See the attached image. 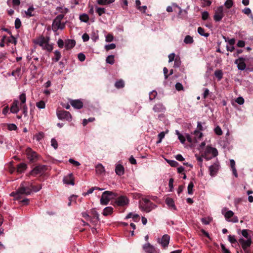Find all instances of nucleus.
Here are the masks:
<instances>
[{"mask_svg": "<svg viewBox=\"0 0 253 253\" xmlns=\"http://www.w3.org/2000/svg\"><path fill=\"white\" fill-rule=\"evenodd\" d=\"M64 16L63 14H59L54 19L52 24V28L54 31L56 32L59 29L62 30L65 28V23L61 22Z\"/></svg>", "mask_w": 253, "mask_h": 253, "instance_id": "nucleus-1", "label": "nucleus"}, {"mask_svg": "<svg viewBox=\"0 0 253 253\" xmlns=\"http://www.w3.org/2000/svg\"><path fill=\"white\" fill-rule=\"evenodd\" d=\"M115 197V194L111 191L104 192L101 196L100 202L102 205H106L109 201Z\"/></svg>", "mask_w": 253, "mask_h": 253, "instance_id": "nucleus-2", "label": "nucleus"}, {"mask_svg": "<svg viewBox=\"0 0 253 253\" xmlns=\"http://www.w3.org/2000/svg\"><path fill=\"white\" fill-rule=\"evenodd\" d=\"M143 203L140 204L139 206L140 209L146 212H150L154 208L155 206L149 200L144 198L142 199Z\"/></svg>", "mask_w": 253, "mask_h": 253, "instance_id": "nucleus-3", "label": "nucleus"}, {"mask_svg": "<svg viewBox=\"0 0 253 253\" xmlns=\"http://www.w3.org/2000/svg\"><path fill=\"white\" fill-rule=\"evenodd\" d=\"M56 114L57 117L59 120H65L68 121H71L72 120L71 115L68 111L65 110H59L57 111Z\"/></svg>", "mask_w": 253, "mask_h": 253, "instance_id": "nucleus-4", "label": "nucleus"}, {"mask_svg": "<svg viewBox=\"0 0 253 253\" xmlns=\"http://www.w3.org/2000/svg\"><path fill=\"white\" fill-rule=\"evenodd\" d=\"M46 170V166L39 165L36 167L31 171V174L33 175H41Z\"/></svg>", "mask_w": 253, "mask_h": 253, "instance_id": "nucleus-5", "label": "nucleus"}, {"mask_svg": "<svg viewBox=\"0 0 253 253\" xmlns=\"http://www.w3.org/2000/svg\"><path fill=\"white\" fill-rule=\"evenodd\" d=\"M223 16V6H220L218 7L215 11V14L213 16L214 20L216 22L220 21Z\"/></svg>", "mask_w": 253, "mask_h": 253, "instance_id": "nucleus-6", "label": "nucleus"}, {"mask_svg": "<svg viewBox=\"0 0 253 253\" xmlns=\"http://www.w3.org/2000/svg\"><path fill=\"white\" fill-rule=\"evenodd\" d=\"M239 242L241 245L243 250L248 249L252 244L251 239H246V240L243 238H240L239 240Z\"/></svg>", "mask_w": 253, "mask_h": 253, "instance_id": "nucleus-7", "label": "nucleus"}, {"mask_svg": "<svg viewBox=\"0 0 253 253\" xmlns=\"http://www.w3.org/2000/svg\"><path fill=\"white\" fill-rule=\"evenodd\" d=\"M17 192L19 193V195L23 194L28 195L31 193L32 191L29 188L25 187L24 183H22L20 187L17 189Z\"/></svg>", "mask_w": 253, "mask_h": 253, "instance_id": "nucleus-8", "label": "nucleus"}, {"mask_svg": "<svg viewBox=\"0 0 253 253\" xmlns=\"http://www.w3.org/2000/svg\"><path fill=\"white\" fill-rule=\"evenodd\" d=\"M246 59L243 57H240L235 60V63L237 65L238 69L239 70H244L246 67L245 61Z\"/></svg>", "mask_w": 253, "mask_h": 253, "instance_id": "nucleus-9", "label": "nucleus"}, {"mask_svg": "<svg viewBox=\"0 0 253 253\" xmlns=\"http://www.w3.org/2000/svg\"><path fill=\"white\" fill-rule=\"evenodd\" d=\"M143 249L146 253H156V250L154 247L147 243L143 246Z\"/></svg>", "mask_w": 253, "mask_h": 253, "instance_id": "nucleus-10", "label": "nucleus"}, {"mask_svg": "<svg viewBox=\"0 0 253 253\" xmlns=\"http://www.w3.org/2000/svg\"><path fill=\"white\" fill-rule=\"evenodd\" d=\"M115 203L118 206H124L128 204V200L126 197L121 196L116 199Z\"/></svg>", "mask_w": 253, "mask_h": 253, "instance_id": "nucleus-11", "label": "nucleus"}, {"mask_svg": "<svg viewBox=\"0 0 253 253\" xmlns=\"http://www.w3.org/2000/svg\"><path fill=\"white\" fill-rule=\"evenodd\" d=\"M169 240L170 237L168 235L165 234L162 237L161 240L158 241V242L161 244L164 248H165L168 247L169 242Z\"/></svg>", "mask_w": 253, "mask_h": 253, "instance_id": "nucleus-12", "label": "nucleus"}, {"mask_svg": "<svg viewBox=\"0 0 253 253\" xmlns=\"http://www.w3.org/2000/svg\"><path fill=\"white\" fill-rule=\"evenodd\" d=\"M63 182L66 184H70L74 185L75 184L74 182V177L72 173H69L67 175L65 176L63 178Z\"/></svg>", "mask_w": 253, "mask_h": 253, "instance_id": "nucleus-13", "label": "nucleus"}, {"mask_svg": "<svg viewBox=\"0 0 253 253\" xmlns=\"http://www.w3.org/2000/svg\"><path fill=\"white\" fill-rule=\"evenodd\" d=\"M26 152L28 159L30 161H33L37 158V154L36 152L33 151L30 148H28Z\"/></svg>", "mask_w": 253, "mask_h": 253, "instance_id": "nucleus-14", "label": "nucleus"}, {"mask_svg": "<svg viewBox=\"0 0 253 253\" xmlns=\"http://www.w3.org/2000/svg\"><path fill=\"white\" fill-rule=\"evenodd\" d=\"M226 211V208L223 209L222 210V213L224 214L226 220L229 222L230 218L233 216L234 213L232 211Z\"/></svg>", "mask_w": 253, "mask_h": 253, "instance_id": "nucleus-15", "label": "nucleus"}, {"mask_svg": "<svg viewBox=\"0 0 253 253\" xmlns=\"http://www.w3.org/2000/svg\"><path fill=\"white\" fill-rule=\"evenodd\" d=\"M18 100H15L13 101L10 109V111L11 113L17 114L19 112V109L18 106Z\"/></svg>", "mask_w": 253, "mask_h": 253, "instance_id": "nucleus-16", "label": "nucleus"}, {"mask_svg": "<svg viewBox=\"0 0 253 253\" xmlns=\"http://www.w3.org/2000/svg\"><path fill=\"white\" fill-rule=\"evenodd\" d=\"M219 169V165L214 164L209 167L210 174L211 176H214Z\"/></svg>", "mask_w": 253, "mask_h": 253, "instance_id": "nucleus-17", "label": "nucleus"}, {"mask_svg": "<svg viewBox=\"0 0 253 253\" xmlns=\"http://www.w3.org/2000/svg\"><path fill=\"white\" fill-rule=\"evenodd\" d=\"M71 105L75 108L80 109L83 106V102L79 100H74L71 101Z\"/></svg>", "mask_w": 253, "mask_h": 253, "instance_id": "nucleus-18", "label": "nucleus"}, {"mask_svg": "<svg viewBox=\"0 0 253 253\" xmlns=\"http://www.w3.org/2000/svg\"><path fill=\"white\" fill-rule=\"evenodd\" d=\"M35 43L42 48H45L47 43L43 37L40 38L36 40Z\"/></svg>", "mask_w": 253, "mask_h": 253, "instance_id": "nucleus-19", "label": "nucleus"}, {"mask_svg": "<svg viewBox=\"0 0 253 253\" xmlns=\"http://www.w3.org/2000/svg\"><path fill=\"white\" fill-rule=\"evenodd\" d=\"M206 153L211 154L212 155V157H216L218 155V151L217 149L215 148H212L211 147H207Z\"/></svg>", "mask_w": 253, "mask_h": 253, "instance_id": "nucleus-20", "label": "nucleus"}, {"mask_svg": "<svg viewBox=\"0 0 253 253\" xmlns=\"http://www.w3.org/2000/svg\"><path fill=\"white\" fill-rule=\"evenodd\" d=\"M153 109L155 112L160 113L164 112L165 107L162 103H158L154 106Z\"/></svg>", "mask_w": 253, "mask_h": 253, "instance_id": "nucleus-21", "label": "nucleus"}, {"mask_svg": "<svg viewBox=\"0 0 253 253\" xmlns=\"http://www.w3.org/2000/svg\"><path fill=\"white\" fill-rule=\"evenodd\" d=\"M115 172L118 175H122L124 173V168L121 165L118 164L116 166Z\"/></svg>", "mask_w": 253, "mask_h": 253, "instance_id": "nucleus-22", "label": "nucleus"}, {"mask_svg": "<svg viewBox=\"0 0 253 253\" xmlns=\"http://www.w3.org/2000/svg\"><path fill=\"white\" fill-rule=\"evenodd\" d=\"M76 44V42L74 40H68L65 42V47L67 49L73 48Z\"/></svg>", "mask_w": 253, "mask_h": 253, "instance_id": "nucleus-23", "label": "nucleus"}, {"mask_svg": "<svg viewBox=\"0 0 253 253\" xmlns=\"http://www.w3.org/2000/svg\"><path fill=\"white\" fill-rule=\"evenodd\" d=\"M193 135H194V140L195 142H197L203 136L202 133L199 130H195L193 132Z\"/></svg>", "mask_w": 253, "mask_h": 253, "instance_id": "nucleus-24", "label": "nucleus"}, {"mask_svg": "<svg viewBox=\"0 0 253 253\" xmlns=\"http://www.w3.org/2000/svg\"><path fill=\"white\" fill-rule=\"evenodd\" d=\"M113 211V208L111 207H107L104 209L102 214L104 216H107L111 214Z\"/></svg>", "mask_w": 253, "mask_h": 253, "instance_id": "nucleus-25", "label": "nucleus"}, {"mask_svg": "<svg viewBox=\"0 0 253 253\" xmlns=\"http://www.w3.org/2000/svg\"><path fill=\"white\" fill-rule=\"evenodd\" d=\"M27 165L24 163H20L17 167V171L19 173H22L26 169Z\"/></svg>", "mask_w": 253, "mask_h": 253, "instance_id": "nucleus-26", "label": "nucleus"}, {"mask_svg": "<svg viewBox=\"0 0 253 253\" xmlns=\"http://www.w3.org/2000/svg\"><path fill=\"white\" fill-rule=\"evenodd\" d=\"M115 0H97V3L99 5H106L112 3L115 1Z\"/></svg>", "mask_w": 253, "mask_h": 253, "instance_id": "nucleus-27", "label": "nucleus"}, {"mask_svg": "<svg viewBox=\"0 0 253 253\" xmlns=\"http://www.w3.org/2000/svg\"><path fill=\"white\" fill-rule=\"evenodd\" d=\"M198 33L202 36L207 38L209 36L210 34L208 33H205V30L203 28L199 27L197 30Z\"/></svg>", "mask_w": 253, "mask_h": 253, "instance_id": "nucleus-28", "label": "nucleus"}, {"mask_svg": "<svg viewBox=\"0 0 253 253\" xmlns=\"http://www.w3.org/2000/svg\"><path fill=\"white\" fill-rule=\"evenodd\" d=\"M95 170L97 174H100L104 171V168L101 164H99L96 165Z\"/></svg>", "mask_w": 253, "mask_h": 253, "instance_id": "nucleus-29", "label": "nucleus"}, {"mask_svg": "<svg viewBox=\"0 0 253 253\" xmlns=\"http://www.w3.org/2000/svg\"><path fill=\"white\" fill-rule=\"evenodd\" d=\"M139 215L136 213H133L132 212H129L126 216V218H132L134 219V221H136V220H139Z\"/></svg>", "mask_w": 253, "mask_h": 253, "instance_id": "nucleus-30", "label": "nucleus"}, {"mask_svg": "<svg viewBox=\"0 0 253 253\" xmlns=\"http://www.w3.org/2000/svg\"><path fill=\"white\" fill-rule=\"evenodd\" d=\"M175 133L178 136V138L180 140V142L182 144L184 143L185 141V136L181 134L177 130L175 131Z\"/></svg>", "mask_w": 253, "mask_h": 253, "instance_id": "nucleus-31", "label": "nucleus"}, {"mask_svg": "<svg viewBox=\"0 0 253 253\" xmlns=\"http://www.w3.org/2000/svg\"><path fill=\"white\" fill-rule=\"evenodd\" d=\"M80 20L82 22L87 23L89 20V17L87 14L84 13L80 16Z\"/></svg>", "mask_w": 253, "mask_h": 253, "instance_id": "nucleus-32", "label": "nucleus"}, {"mask_svg": "<svg viewBox=\"0 0 253 253\" xmlns=\"http://www.w3.org/2000/svg\"><path fill=\"white\" fill-rule=\"evenodd\" d=\"M184 42L186 44H190L194 42V40L192 37L187 35L185 37L184 39Z\"/></svg>", "mask_w": 253, "mask_h": 253, "instance_id": "nucleus-33", "label": "nucleus"}, {"mask_svg": "<svg viewBox=\"0 0 253 253\" xmlns=\"http://www.w3.org/2000/svg\"><path fill=\"white\" fill-rule=\"evenodd\" d=\"M19 98L21 101V105H24L25 103L26 100V94L25 93H21L19 95Z\"/></svg>", "mask_w": 253, "mask_h": 253, "instance_id": "nucleus-34", "label": "nucleus"}, {"mask_svg": "<svg viewBox=\"0 0 253 253\" xmlns=\"http://www.w3.org/2000/svg\"><path fill=\"white\" fill-rule=\"evenodd\" d=\"M214 75L216 78H217L218 80L220 81L223 77V73L221 70H217L214 72Z\"/></svg>", "mask_w": 253, "mask_h": 253, "instance_id": "nucleus-35", "label": "nucleus"}, {"mask_svg": "<svg viewBox=\"0 0 253 253\" xmlns=\"http://www.w3.org/2000/svg\"><path fill=\"white\" fill-rule=\"evenodd\" d=\"M115 85L117 88H122L124 86V82L122 80H119L115 83Z\"/></svg>", "mask_w": 253, "mask_h": 253, "instance_id": "nucleus-36", "label": "nucleus"}, {"mask_svg": "<svg viewBox=\"0 0 253 253\" xmlns=\"http://www.w3.org/2000/svg\"><path fill=\"white\" fill-rule=\"evenodd\" d=\"M106 61L107 63L111 65L113 64L114 63V56L113 55L108 56L106 59Z\"/></svg>", "mask_w": 253, "mask_h": 253, "instance_id": "nucleus-37", "label": "nucleus"}, {"mask_svg": "<svg viewBox=\"0 0 253 253\" xmlns=\"http://www.w3.org/2000/svg\"><path fill=\"white\" fill-rule=\"evenodd\" d=\"M166 203L168 206L170 207H174V204L173 200L171 198H168L166 200Z\"/></svg>", "mask_w": 253, "mask_h": 253, "instance_id": "nucleus-38", "label": "nucleus"}, {"mask_svg": "<svg viewBox=\"0 0 253 253\" xmlns=\"http://www.w3.org/2000/svg\"><path fill=\"white\" fill-rule=\"evenodd\" d=\"M90 213L91 215H92V217L96 218L97 220H100L99 213L95 209H92L91 210Z\"/></svg>", "mask_w": 253, "mask_h": 253, "instance_id": "nucleus-39", "label": "nucleus"}, {"mask_svg": "<svg viewBox=\"0 0 253 253\" xmlns=\"http://www.w3.org/2000/svg\"><path fill=\"white\" fill-rule=\"evenodd\" d=\"M194 187V184L192 182H190L187 187V192L188 194L191 195L193 194V188Z\"/></svg>", "mask_w": 253, "mask_h": 253, "instance_id": "nucleus-40", "label": "nucleus"}, {"mask_svg": "<svg viewBox=\"0 0 253 253\" xmlns=\"http://www.w3.org/2000/svg\"><path fill=\"white\" fill-rule=\"evenodd\" d=\"M36 106L40 109H44L45 107V103L43 101H40L36 103Z\"/></svg>", "mask_w": 253, "mask_h": 253, "instance_id": "nucleus-41", "label": "nucleus"}, {"mask_svg": "<svg viewBox=\"0 0 253 253\" xmlns=\"http://www.w3.org/2000/svg\"><path fill=\"white\" fill-rule=\"evenodd\" d=\"M223 38L224 39L226 42H228V43L231 46H233L235 43V40L234 38L228 39L224 36H223Z\"/></svg>", "mask_w": 253, "mask_h": 253, "instance_id": "nucleus-42", "label": "nucleus"}, {"mask_svg": "<svg viewBox=\"0 0 253 253\" xmlns=\"http://www.w3.org/2000/svg\"><path fill=\"white\" fill-rule=\"evenodd\" d=\"M44 137V133L42 132H39L35 135V137L38 141L42 140Z\"/></svg>", "mask_w": 253, "mask_h": 253, "instance_id": "nucleus-43", "label": "nucleus"}, {"mask_svg": "<svg viewBox=\"0 0 253 253\" xmlns=\"http://www.w3.org/2000/svg\"><path fill=\"white\" fill-rule=\"evenodd\" d=\"M34 8L31 6L30 7L27 11H25V14L28 17H31L33 16V14H32L33 11H34Z\"/></svg>", "mask_w": 253, "mask_h": 253, "instance_id": "nucleus-44", "label": "nucleus"}, {"mask_svg": "<svg viewBox=\"0 0 253 253\" xmlns=\"http://www.w3.org/2000/svg\"><path fill=\"white\" fill-rule=\"evenodd\" d=\"M96 12L99 16H101L105 12V9L103 7H96Z\"/></svg>", "mask_w": 253, "mask_h": 253, "instance_id": "nucleus-45", "label": "nucleus"}, {"mask_svg": "<svg viewBox=\"0 0 253 253\" xmlns=\"http://www.w3.org/2000/svg\"><path fill=\"white\" fill-rule=\"evenodd\" d=\"M157 95V92L155 90H153L149 93V99L152 100L154 99Z\"/></svg>", "mask_w": 253, "mask_h": 253, "instance_id": "nucleus-46", "label": "nucleus"}, {"mask_svg": "<svg viewBox=\"0 0 253 253\" xmlns=\"http://www.w3.org/2000/svg\"><path fill=\"white\" fill-rule=\"evenodd\" d=\"M242 235L246 239H251V236L248 233V231L247 229H243L242 231Z\"/></svg>", "mask_w": 253, "mask_h": 253, "instance_id": "nucleus-47", "label": "nucleus"}, {"mask_svg": "<svg viewBox=\"0 0 253 253\" xmlns=\"http://www.w3.org/2000/svg\"><path fill=\"white\" fill-rule=\"evenodd\" d=\"M7 128L9 130H15L17 129V127L14 124H7Z\"/></svg>", "mask_w": 253, "mask_h": 253, "instance_id": "nucleus-48", "label": "nucleus"}, {"mask_svg": "<svg viewBox=\"0 0 253 253\" xmlns=\"http://www.w3.org/2000/svg\"><path fill=\"white\" fill-rule=\"evenodd\" d=\"M88 220L93 225H95L100 220H97L96 218L90 216Z\"/></svg>", "mask_w": 253, "mask_h": 253, "instance_id": "nucleus-49", "label": "nucleus"}, {"mask_svg": "<svg viewBox=\"0 0 253 253\" xmlns=\"http://www.w3.org/2000/svg\"><path fill=\"white\" fill-rule=\"evenodd\" d=\"M224 5L227 8H230L233 6V2L232 0H227L225 2Z\"/></svg>", "mask_w": 253, "mask_h": 253, "instance_id": "nucleus-50", "label": "nucleus"}, {"mask_svg": "<svg viewBox=\"0 0 253 253\" xmlns=\"http://www.w3.org/2000/svg\"><path fill=\"white\" fill-rule=\"evenodd\" d=\"M228 238L231 243L235 244L237 243V240L236 239L235 236L229 235Z\"/></svg>", "mask_w": 253, "mask_h": 253, "instance_id": "nucleus-51", "label": "nucleus"}, {"mask_svg": "<svg viewBox=\"0 0 253 253\" xmlns=\"http://www.w3.org/2000/svg\"><path fill=\"white\" fill-rule=\"evenodd\" d=\"M165 136V132H164V131H162L161 132H160L159 134H158V138H159V140L157 141V143H160L162 142V139L164 138Z\"/></svg>", "mask_w": 253, "mask_h": 253, "instance_id": "nucleus-52", "label": "nucleus"}, {"mask_svg": "<svg viewBox=\"0 0 253 253\" xmlns=\"http://www.w3.org/2000/svg\"><path fill=\"white\" fill-rule=\"evenodd\" d=\"M54 55H55V61H56V62L58 61L61 58L60 52L58 50H56L54 52Z\"/></svg>", "mask_w": 253, "mask_h": 253, "instance_id": "nucleus-53", "label": "nucleus"}, {"mask_svg": "<svg viewBox=\"0 0 253 253\" xmlns=\"http://www.w3.org/2000/svg\"><path fill=\"white\" fill-rule=\"evenodd\" d=\"M116 44L115 43H110L105 45V49L107 50L115 49Z\"/></svg>", "mask_w": 253, "mask_h": 253, "instance_id": "nucleus-54", "label": "nucleus"}, {"mask_svg": "<svg viewBox=\"0 0 253 253\" xmlns=\"http://www.w3.org/2000/svg\"><path fill=\"white\" fill-rule=\"evenodd\" d=\"M51 145L55 149H57L58 147V143L56 140L54 138H52L51 140Z\"/></svg>", "mask_w": 253, "mask_h": 253, "instance_id": "nucleus-55", "label": "nucleus"}, {"mask_svg": "<svg viewBox=\"0 0 253 253\" xmlns=\"http://www.w3.org/2000/svg\"><path fill=\"white\" fill-rule=\"evenodd\" d=\"M214 132L218 135H221L222 134V131L219 126H217L214 128Z\"/></svg>", "mask_w": 253, "mask_h": 253, "instance_id": "nucleus-56", "label": "nucleus"}, {"mask_svg": "<svg viewBox=\"0 0 253 253\" xmlns=\"http://www.w3.org/2000/svg\"><path fill=\"white\" fill-rule=\"evenodd\" d=\"M21 21L19 18H16L15 20V27L16 29H19L21 26Z\"/></svg>", "mask_w": 253, "mask_h": 253, "instance_id": "nucleus-57", "label": "nucleus"}, {"mask_svg": "<svg viewBox=\"0 0 253 253\" xmlns=\"http://www.w3.org/2000/svg\"><path fill=\"white\" fill-rule=\"evenodd\" d=\"M22 113L25 116H27L28 113V108L25 104L22 105Z\"/></svg>", "mask_w": 253, "mask_h": 253, "instance_id": "nucleus-58", "label": "nucleus"}, {"mask_svg": "<svg viewBox=\"0 0 253 253\" xmlns=\"http://www.w3.org/2000/svg\"><path fill=\"white\" fill-rule=\"evenodd\" d=\"M97 187H92L91 188L89 189V190H88V191H87V192L86 193H83V195L84 196L87 195H89L90 194H91L95 189H97Z\"/></svg>", "mask_w": 253, "mask_h": 253, "instance_id": "nucleus-59", "label": "nucleus"}, {"mask_svg": "<svg viewBox=\"0 0 253 253\" xmlns=\"http://www.w3.org/2000/svg\"><path fill=\"white\" fill-rule=\"evenodd\" d=\"M79 60L81 61H84L85 59V56L84 53H80L78 56Z\"/></svg>", "mask_w": 253, "mask_h": 253, "instance_id": "nucleus-60", "label": "nucleus"}, {"mask_svg": "<svg viewBox=\"0 0 253 253\" xmlns=\"http://www.w3.org/2000/svg\"><path fill=\"white\" fill-rule=\"evenodd\" d=\"M175 88L178 91H180V90H182L183 89V85L182 84L180 83H177L176 84H175Z\"/></svg>", "mask_w": 253, "mask_h": 253, "instance_id": "nucleus-61", "label": "nucleus"}, {"mask_svg": "<svg viewBox=\"0 0 253 253\" xmlns=\"http://www.w3.org/2000/svg\"><path fill=\"white\" fill-rule=\"evenodd\" d=\"M113 39H114V37H113V35L111 34H109L106 36V42H111L113 41Z\"/></svg>", "mask_w": 253, "mask_h": 253, "instance_id": "nucleus-62", "label": "nucleus"}, {"mask_svg": "<svg viewBox=\"0 0 253 253\" xmlns=\"http://www.w3.org/2000/svg\"><path fill=\"white\" fill-rule=\"evenodd\" d=\"M236 102L240 105H242L244 103V99L243 97H239L236 99Z\"/></svg>", "mask_w": 253, "mask_h": 253, "instance_id": "nucleus-63", "label": "nucleus"}, {"mask_svg": "<svg viewBox=\"0 0 253 253\" xmlns=\"http://www.w3.org/2000/svg\"><path fill=\"white\" fill-rule=\"evenodd\" d=\"M221 248L223 253H231L230 251L226 249L223 244H221Z\"/></svg>", "mask_w": 253, "mask_h": 253, "instance_id": "nucleus-64", "label": "nucleus"}]
</instances>
